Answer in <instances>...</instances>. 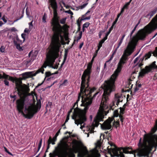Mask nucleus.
<instances>
[{
  "mask_svg": "<svg viewBox=\"0 0 157 157\" xmlns=\"http://www.w3.org/2000/svg\"><path fill=\"white\" fill-rule=\"evenodd\" d=\"M42 144V139H41L40 141V142H39V145H38V150H37L36 153H37L40 150V149L41 147Z\"/></svg>",
  "mask_w": 157,
  "mask_h": 157,
  "instance_id": "393cba45",
  "label": "nucleus"
},
{
  "mask_svg": "<svg viewBox=\"0 0 157 157\" xmlns=\"http://www.w3.org/2000/svg\"><path fill=\"white\" fill-rule=\"evenodd\" d=\"M82 21H81V20L80 19V17H79L78 18V19L77 21V25H78V24L81 25Z\"/></svg>",
  "mask_w": 157,
  "mask_h": 157,
  "instance_id": "a18cd8bd",
  "label": "nucleus"
},
{
  "mask_svg": "<svg viewBox=\"0 0 157 157\" xmlns=\"http://www.w3.org/2000/svg\"><path fill=\"white\" fill-rule=\"evenodd\" d=\"M149 147L145 149L140 151L141 154V156L147 157H150L149 154L151 153L152 149L154 148L153 152L155 151L157 148V144L153 145V147L150 148Z\"/></svg>",
  "mask_w": 157,
  "mask_h": 157,
  "instance_id": "f8f14e48",
  "label": "nucleus"
},
{
  "mask_svg": "<svg viewBox=\"0 0 157 157\" xmlns=\"http://www.w3.org/2000/svg\"><path fill=\"white\" fill-rule=\"evenodd\" d=\"M7 80H8L7 79H5L4 80V84H5V85L6 86H9V82Z\"/></svg>",
  "mask_w": 157,
  "mask_h": 157,
  "instance_id": "2f4dec72",
  "label": "nucleus"
},
{
  "mask_svg": "<svg viewBox=\"0 0 157 157\" xmlns=\"http://www.w3.org/2000/svg\"><path fill=\"white\" fill-rule=\"evenodd\" d=\"M16 96L15 95H10V97L11 98H14V100H15L16 99Z\"/></svg>",
  "mask_w": 157,
  "mask_h": 157,
  "instance_id": "6e6d98bb",
  "label": "nucleus"
},
{
  "mask_svg": "<svg viewBox=\"0 0 157 157\" xmlns=\"http://www.w3.org/2000/svg\"><path fill=\"white\" fill-rule=\"evenodd\" d=\"M128 154H133L134 155V157H136L135 151H129Z\"/></svg>",
  "mask_w": 157,
  "mask_h": 157,
  "instance_id": "ea45409f",
  "label": "nucleus"
},
{
  "mask_svg": "<svg viewBox=\"0 0 157 157\" xmlns=\"http://www.w3.org/2000/svg\"><path fill=\"white\" fill-rule=\"evenodd\" d=\"M67 79H65L63 83L62 84V85L65 86V83H67Z\"/></svg>",
  "mask_w": 157,
  "mask_h": 157,
  "instance_id": "052dcab7",
  "label": "nucleus"
},
{
  "mask_svg": "<svg viewBox=\"0 0 157 157\" xmlns=\"http://www.w3.org/2000/svg\"><path fill=\"white\" fill-rule=\"evenodd\" d=\"M157 17V14L156 16ZM145 32L143 30L139 31L137 36H134L130 41L124 50L121 57L119 63L123 64L125 63L128 60V56L134 52L139 40H144L147 34H150L157 29V18L153 19L145 27Z\"/></svg>",
  "mask_w": 157,
  "mask_h": 157,
  "instance_id": "f03ea898",
  "label": "nucleus"
},
{
  "mask_svg": "<svg viewBox=\"0 0 157 157\" xmlns=\"http://www.w3.org/2000/svg\"><path fill=\"white\" fill-rule=\"evenodd\" d=\"M86 121V120L84 121V122L82 123H79L78 124H77V125H78V124H81V127H80V128L81 129H82L84 127V125H82V124L83 123H84V122H85V121Z\"/></svg>",
  "mask_w": 157,
  "mask_h": 157,
  "instance_id": "603ef678",
  "label": "nucleus"
},
{
  "mask_svg": "<svg viewBox=\"0 0 157 157\" xmlns=\"http://www.w3.org/2000/svg\"><path fill=\"white\" fill-rule=\"evenodd\" d=\"M131 2V0H130V1L128 2H127V3L125 4L124 6H123V7L125 9H127L128 8V6L129 5H130V3Z\"/></svg>",
  "mask_w": 157,
  "mask_h": 157,
  "instance_id": "4be33fe9",
  "label": "nucleus"
},
{
  "mask_svg": "<svg viewBox=\"0 0 157 157\" xmlns=\"http://www.w3.org/2000/svg\"><path fill=\"white\" fill-rule=\"evenodd\" d=\"M61 128H60L58 131V132L56 133V134L55 136H54V139H56V138L57 139V137L59 135V133L60 132V131Z\"/></svg>",
  "mask_w": 157,
  "mask_h": 157,
  "instance_id": "7c9ffc66",
  "label": "nucleus"
},
{
  "mask_svg": "<svg viewBox=\"0 0 157 157\" xmlns=\"http://www.w3.org/2000/svg\"><path fill=\"white\" fill-rule=\"evenodd\" d=\"M67 12L68 13L70 14L71 15H73V13L72 11H71L70 10H69L68 11H67Z\"/></svg>",
  "mask_w": 157,
  "mask_h": 157,
  "instance_id": "bf43d9fd",
  "label": "nucleus"
},
{
  "mask_svg": "<svg viewBox=\"0 0 157 157\" xmlns=\"http://www.w3.org/2000/svg\"><path fill=\"white\" fill-rule=\"evenodd\" d=\"M90 18H91L90 16H88V17H86L85 16V17L84 19H85V20H89L90 19Z\"/></svg>",
  "mask_w": 157,
  "mask_h": 157,
  "instance_id": "69168bd1",
  "label": "nucleus"
},
{
  "mask_svg": "<svg viewBox=\"0 0 157 157\" xmlns=\"http://www.w3.org/2000/svg\"><path fill=\"white\" fill-rule=\"evenodd\" d=\"M152 53L151 52H149L148 53L146 54L143 57V58L140 59V63L139 64V67H141L142 65H143L144 63L143 61L144 59L145 60L147 59H148L150 58L151 55Z\"/></svg>",
  "mask_w": 157,
  "mask_h": 157,
  "instance_id": "2eb2a0df",
  "label": "nucleus"
},
{
  "mask_svg": "<svg viewBox=\"0 0 157 157\" xmlns=\"http://www.w3.org/2000/svg\"><path fill=\"white\" fill-rule=\"evenodd\" d=\"M5 47L3 46H2L0 48V51L2 52H5Z\"/></svg>",
  "mask_w": 157,
  "mask_h": 157,
  "instance_id": "72a5a7b5",
  "label": "nucleus"
},
{
  "mask_svg": "<svg viewBox=\"0 0 157 157\" xmlns=\"http://www.w3.org/2000/svg\"><path fill=\"white\" fill-rule=\"evenodd\" d=\"M4 149L6 153H7L9 155H12V156L13 155L10 152V151H8L7 148L6 147H4Z\"/></svg>",
  "mask_w": 157,
  "mask_h": 157,
  "instance_id": "c85d7f7f",
  "label": "nucleus"
},
{
  "mask_svg": "<svg viewBox=\"0 0 157 157\" xmlns=\"http://www.w3.org/2000/svg\"><path fill=\"white\" fill-rule=\"evenodd\" d=\"M156 62L154 61L149 66H146L144 68L141 69V71L139 73V76L141 77H144L145 75L150 72L151 70L157 69V65L155 64Z\"/></svg>",
  "mask_w": 157,
  "mask_h": 157,
  "instance_id": "9b49d317",
  "label": "nucleus"
},
{
  "mask_svg": "<svg viewBox=\"0 0 157 157\" xmlns=\"http://www.w3.org/2000/svg\"><path fill=\"white\" fill-rule=\"evenodd\" d=\"M92 65V62H90L88 63L87 68L84 71L81 77V82L86 84L88 86L89 85Z\"/></svg>",
  "mask_w": 157,
  "mask_h": 157,
  "instance_id": "9d476101",
  "label": "nucleus"
},
{
  "mask_svg": "<svg viewBox=\"0 0 157 157\" xmlns=\"http://www.w3.org/2000/svg\"><path fill=\"white\" fill-rule=\"evenodd\" d=\"M14 43L15 46H16V48L20 51L23 50V47H21L20 46L19 44H18L15 41H14Z\"/></svg>",
  "mask_w": 157,
  "mask_h": 157,
  "instance_id": "6ab92c4d",
  "label": "nucleus"
},
{
  "mask_svg": "<svg viewBox=\"0 0 157 157\" xmlns=\"http://www.w3.org/2000/svg\"><path fill=\"white\" fill-rule=\"evenodd\" d=\"M108 35H107V34L106 33V35H105V37L103 38V39L105 40H107V37H108Z\"/></svg>",
  "mask_w": 157,
  "mask_h": 157,
  "instance_id": "338daca9",
  "label": "nucleus"
},
{
  "mask_svg": "<svg viewBox=\"0 0 157 157\" xmlns=\"http://www.w3.org/2000/svg\"><path fill=\"white\" fill-rule=\"evenodd\" d=\"M52 7L53 9V17L51 22V26L53 34L52 37V42L60 44V40H63L62 34L64 33L63 26H62L59 22V17L58 16L56 9L57 5L55 2L52 3Z\"/></svg>",
  "mask_w": 157,
  "mask_h": 157,
  "instance_id": "39448f33",
  "label": "nucleus"
},
{
  "mask_svg": "<svg viewBox=\"0 0 157 157\" xmlns=\"http://www.w3.org/2000/svg\"><path fill=\"white\" fill-rule=\"evenodd\" d=\"M68 52V49H65V53L64 54V60L65 59H66L67 56V54Z\"/></svg>",
  "mask_w": 157,
  "mask_h": 157,
  "instance_id": "a878e982",
  "label": "nucleus"
},
{
  "mask_svg": "<svg viewBox=\"0 0 157 157\" xmlns=\"http://www.w3.org/2000/svg\"><path fill=\"white\" fill-rule=\"evenodd\" d=\"M52 46L51 49L48 52V53L47 55L46 60L44 62L41 68L44 69L47 66L53 67L55 59L59 56V48L61 47V44L57 43H54L52 42Z\"/></svg>",
  "mask_w": 157,
  "mask_h": 157,
  "instance_id": "0eeeda50",
  "label": "nucleus"
},
{
  "mask_svg": "<svg viewBox=\"0 0 157 157\" xmlns=\"http://www.w3.org/2000/svg\"><path fill=\"white\" fill-rule=\"evenodd\" d=\"M125 35H124L122 36V38H121V40H120V42H119V43H120L121 44H122V43L123 41V40L124 38V37H125Z\"/></svg>",
  "mask_w": 157,
  "mask_h": 157,
  "instance_id": "de8ad7c7",
  "label": "nucleus"
},
{
  "mask_svg": "<svg viewBox=\"0 0 157 157\" xmlns=\"http://www.w3.org/2000/svg\"><path fill=\"white\" fill-rule=\"evenodd\" d=\"M124 64L119 62L117 69L115 72L111 76L110 78L107 80L104 81V83L101 86V87L103 90L104 93L102 95L103 100H108V96H109L112 92L115 90V81L119 73L121 70Z\"/></svg>",
  "mask_w": 157,
  "mask_h": 157,
  "instance_id": "423d86ee",
  "label": "nucleus"
},
{
  "mask_svg": "<svg viewBox=\"0 0 157 157\" xmlns=\"http://www.w3.org/2000/svg\"><path fill=\"white\" fill-rule=\"evenodd\" d=\"M119 117L120 118V119L122 123L123 122V120L124 119V117H123V116L122 115H119Z\"/></svg>",
  "mask_w": 157,
  "mask_h": 157,
  "instance_id": "58836bf2",
  "label": "nucleus"
},
{
  "mask_svg": "<svg viewBox=\"0 0 157 157\" xmlns=\"http://www.w3.org/2000/svg\"><path fill=\"white\" fill-rule=\"evenodd\" d=\"M119 113H118V109H116L113 111V116L114 117H117L118 116H119Z\"/></svg>",
  "mask_w": 157,
  "mask_h": 157,
  "instance_id": "412c9836",
  "label": "nucleus"
},
{
  "mask_svg": "<svg viewBox=\"0 0 157 157\" xmlns=\"http://www.w3.org/2000/svg\"><path fill=\"white\" fill-rule=\"evenodd\" d=\"M111 147H113V148H109L108 147L107 148L108 150V152L110 155L111 157H112V153L114 156L117 157H125L122 151L121 150H123V152L125 154H128L129 151L126 148L121 147L120 149H117L116 146L113 143L110 144Z\"/></svg>",
  "mask_w": 157,
  "mask_h": 157,
  "instance_id": "1a4fd4ad",
  "label": "nucleus"
},
{
  "mask_svg": "<svg viewBox=\"0 0 157 157\" xmlns=\"http://www.w3.org/2000/svg\"><path fill=\"white\" fill-rule=\"evenodd\" d=\"M90 25V23L89 22H86L84 23V24H83L82 26H83V27L87 28V27H88Z\"/></svg>",
  "mask_w": 157,
  "mask_h": 157,
  "instance_id": "cd10ccee",
  "label": "nucleus"
},
{
  "mask_svg": "<svg viewBox=\"0 0 157 157\" xmlns=\"http://www.w3.org/2000/svg\"><path fill=\"white\" fill-rule=\"evenodd\" d=\"M114 120V118H109L101 125V128L103 130H109L112 127L111 122Z\"/></svg>",
  "mask_w": 157,
  "mask_h": 157,
  "instance_id": "ddd939ff",
  "label": "nucleus"
},
{
  "mask_svg": "<svg viewBox=\"0 0 157 157\" xmlns=\"http://www.w3.org/2000/svg\"><path fill=\"white\" fill-rule=\"evenodd\" d=\"M107 100H103L102 98L98 112L94 120V122L95 124L93 123L90 127L89 130V132L90 133H94V129L95 126H97L99 124V122L102 121L104 118V115H106L107 114L111 111L113 110L115 107V104L117 106H118L120 102L123 101L122 95L119 94H116L115 95L114 100L109 106L107 105Z\"/></svg>",
  "mask_w": 157,
  "mask_h": 157,
  "instance_id": "7ed1b4c3",
  "label": "nucleus"
},
{
  "mask_svg": "<svg viewBox=\"0 0 157 157\" xmlns=\"http://www.w3.org/2000/svg\"><path fill=\"white\" fill-rule=\"evenodd\" d=\"M157 12V7L155 9L151 11L149 13L147 14L146 17H148V16H150V17H152Z\"/></svg>",
  "mask_w": 157,
  "mask_h": 157,
  "instance_id": "f3484780",
  "label": "nucleus"
},
{
  "mask_svg": "<svg viewBox=\"0 0 157 157\" xmlns=\"http://www.w3.org/2000/svg\"><path fill=\"white\" fill-rule=\"evenodd\" d=\"M74 145L73 148L69 145L66 142L61 140L58 144V146L55 147L53 153H50L49 157H55L58 156L60 157L63 152L68 157H75V153H78V155L80 154V147L83 146L85 149L87 151L86 147L84 146L82 142L80 140H74L73 142Z\"/></svg>",
  "mask_w": 157,
  "mask_h": 157,
  "instance_id": "20e7f679",
  "label": "nucleus"
},
{
  "mask_svg": "<svg viewBox=\"0 0 157 157\" xmlns=\"http://www.w3.org/2000/svg\"><path fill=\"white\" fill-rule=\"evenodd\" d=\"M56 140L57 139L56 138V139H55L54 137H53V138H52L51 136H50L47 141L48 148L49 147H50V144H52V145L55 144V142Z\"/></svg>",
  "mask_w": 157,
  "mask_h": 157,
  "instance_id": "dca6fc26",
  "label": "nucleus"
},
{
  "mask_svg": "<svg viewBox=\"0 0 157 157\" xmlns=\"http://www.w3.org/2000/svg\"><path fill=\"white\" fill-rule=\"evenodd\" d=\"M33 21H32L30 22L29 23V27H30L31 26L33 27Z\"/></svg>",
  "mask_w": 157,
  "mask_h": 157,
  "instance_id": "e2e57ef3",
  "label": "nucleus"
},
{
  "mask_svg": "<svg viewBox=\"0 0 157 157\" xmlns=\"http://www.w3.org/2000/svg\"><path fill=\"white\" fill-rule=\"evenodd\" d=\"M78 26L77 32H79L81 30V25L78 24L77 25Z\"/></svg>",
  "mask_w": 157,
  "mask_h": 157,
  "instance_id": "864d4df0",
  "label": "nucleus"
},
{
  "mask_svg": "<svg viewBox=\"0 0 157 157\" xmlns=\"http://www.w3.org/2000/svg\"><path fill=\"white\" fill-rule=\"evenodd\" d=\"M157 131V127H156L155 125L151 129V133H150L149 134H152L153 135H155V134H154L156 131Z\"/></svg>",
  "mask_w": 157,
  "mask_h": 157,
  "instance_id": "aec40b11",
  "label": "nucleus"
},
{
  "mask_svg": "<svg viewBox=\"0 0 157 157\" xmlns=\"http://www.w3.org/2000/svg\"><path fill=\"white\" fill-rule=\"evenodd\" d=\"M139 58H140L139 57H138L137 58H136L134 60V63H136L139 59Z\"/></svg>",
  "mask_w": 157,
  "mask_h": 157,
  "instance_id": "13d9d810",
  "label": "nucleus"
},
{
  "mask_svg": "<svg viewBox=\"0 0 157 157\" xmlns=\"http://www.w3.org/2000/svg\"><path fill=\"white\" fill-rule=\"evenodd\" d=\"M70 115L69 114H67L66 117V119L65 121V123H67L69 119Z\"/></svg>",
  "mask_w": 157,
  "mask_h": 157,
  "instance_id": "49530a36",
  "label": "nucleus"
},
{
  "mask_svg": "<svg viewBox=\"0 0 157 157\" xmlns=\"http://www.w3.org/2000/svg\"><path fill=\"white\" fill-rule=\"evenodd\" d=\"M139 90V88L138 87H137L136 86V87L134 88V92L133 93H132V91L131 92L130 94L132 95H133L135 94V93L138 90Z\"/></svg>",
  "mask_w": 157,
  "mask_h": 157,
  "instance_id": "b1692460",
  "label": "nucleus"
},
{
  "mask_svg": "<svg viewBox=\"0 0 157 157\" xmlns=\"http://www.w3.org/2000/svg\"><path fill=\"white\" fill-rule=\"evenodd\" d=\"M86 84L81 82L80 92L78 99L73 105V107H75L76 105L77 106L72 116V119L75 120V124L82 123L86 120V113L89 106L92 104L93 99L99 93L96 92L92 97V93L96 88L94 87L91 88L87 85L86 87Z\"/></svg>",
  "mask_w": 157,
  "mask_h": 157,
  "instance_id": "f257e3e1",
  "label": "nucleus"
},
{
  "mask_svg": "<svg viewBox=\"0 0 157 157\" xmlns=\"http://www.w3.org/2000/svg\"><path fill=\"white\" fill-rule=\"evenodd\" d=\"M66 18H63L60 20V22L62 24H64L66 22Z\"/></svg>",
  "mask_w": 157,
  "mask_h": 157,
  "instance_id": "bb28decb",
  "label": "nucleus"
},
{
  "mask_svg": "<svg viewBox=\"0 0 157 157\" xmlns=\"http://www.w3.org/2000/svg\"><path fill=\"white\" fill-rule=\"evenodd\" d=\"M118 20V18H116V19L115 20V21L113 22V25H113H113L115 24H116V23H117V20Z\"/></svg>",
  "mask_w": 157,
  "mask_h": 157,
  "instance_id": "4d7b16f0",
  "label": "nucleus"
},
{
  "mask_svg": "<svg viewBox=\"0 0 157 157\" xmlns=\"http://www.w3.org/2000/svg\"><path fill=\"white\" fill-rule=\"evenodd\" d=\"M2 19L3 21L5 23H6L7 22V20L5 19L4 16H3V17L2 18Z\"/></svg>",
  "mask_w": 157,
  "mask_h": 157,
  "instance_id": "3c124183",
  "label": "nucleus"
},
{
  "mask_svg": "<svg viewBox=\"0 0 157 157\" xmlns=\"http://www.w3.org/2000/svg\"><path fill=\"white\" fill-rule=\"evenodd\" d=\"M85 15H82V16L81 18H80V19L81 20V21H83L84 20H85V19H84L85 18Z\"/></svg>",
  "mask_w": 157,
  "mask_h": 157,
  "instance_id": "5fc2aeb1",
  "label": "nucleus"
},
{
  "mask_svg": "<svg viewBox=\"0 0 157 157\" xmlns=\"http://www.w3.org/2000/svg\"><path fill=\"white\" fill-rule=\"evenodd\" d=\"M114 122L115 123V124H116L117 126H118L120 125L119 121H114Z\"/></svg>",
  "mask_w": 157,
  "mask_h": 157,
  "instance_id": "09e8293b",
  "label": "nucleus"
},
{
  "mask_svg": "<svg viewBox=\"0 0 157 157\" xmlns=\"http://www.w3.org/2000/svg\"><path fill=\"white\" fill-rule=\"evenodd\" d=\"M88 4V3H85L82 5H81L80 6V8L81 9H82L84 8Z\"/></svg>",
  "mask_w": 157,
  "mask_h": 157,
  "instance_id": "c03bdc74",
  "label": "nucleus"
},
{
  "mask_svg": "<svg viewBox=\"0 0 157 157\" xmlns=\"http://www.w3.org/2000/svg\"><path fill=\"white\" fill-rule=\"evenodd\" d=\"M119 109L120 110V115H123L124 114V111H125V109L121 107H120V108H119Z\"/></svg>",
  "mask_w": 157,
  "mask_h": 157,
  "instance_id": "5701e85b",
  "label": "nucleus"
},
{
  "mask_svg": "<svg viewBox=\"0 0 157 157\" xmlns=\"http://www.w3.org/2000/svg\"><path fill=\"white\" fill-rule=\"evenodd\" d=\"M52 75L49 71L46 72L45 73L46 77H48Z\"/></svg>",
  "mask_w": 157,
  "mask_h": 157,
  "instance_id": "c756f323",
  "label": "nucleus"
},
{
  "mask_svg": "<svg viewBox=\"0 0 157 157\" xmlns=\"http://www.w3.org/2000/svg\"><path fill=\"white\" fill-rule=\"evenodd\" d=\"M102 44L101 43H100V42H99L98 45V50H100L102 46Z\"/></svg>",
  "mask_w": 157,
  "mask_h": 157,
  "instance_id": "37998d69",
  "label": "nucleus"
},
{
  "mask_svg": "<svg viewBox=\"0 0 157 157\" xmlns=\"http://www.w3.org/2000/svg\"><path fill=\"white\" fill-rule=\"evenodd\" d=\"M83 45V43H81L80 44V45L79 46V48L80 49H81L82 48V46Z\"/></svg>",
  "mask_w": 157,
  "mask_h": 157,
  "instance_id": "0e129e2a",
  "label": "nucleus"
},
{
  "mask_svg": "<svg viewBox=\"0 0 157 157\" xmlns=\"http://www.w3.org/2000/svg\"><path fill=\"white\" fill-rule=\"evenodd\" d=\"M113 25H112V26L109 28V31L106 33L107 34V35H109L110 34L112 30H113Z\"/></svg>",
  "mask_w": 157,
  "mask_h": 157,
  "instance_id": "473e14b6",
  "label": "nucleus"
},
{
  "mask_svg": "<svg viewBox=\"0 0 157 157\" xmlns=\"http://www.w3.org/2000/svg\"><path fill=\"white\" fill-rule=\"evenodd\" d=\"M17 31V30L14 27H12V28H11V31L15 32Z\"/></svg>",
  "mask_w": 157,
  "mask_h": 157,
  "instance_id": "680f3d73",
  "label": "nucleus"
},
{
  "mask_svg": "<svg viewBox=\"0 0 157 157\" xmlns=\"http://www.w3.org/2000/svg\"><path fill=\"white\" fill-rule=\"evenodd\" d=\"M46 14L45 13H44V15L43 17H42V21L43 22L45 23L46 22Z\"/></svg>",
  "mask_w": 157,
  "mask_h": 157,
  "instance_id": "f704fd0d",
  "label": "nucleus"
},
{
  "mask_svg": "<svg viewBox=\"0 0 157 157\" xmlns=\"http://www.w3.org/2000/svg\"><path fill=\"white\" fill-rule=\"evenodd\" d=\"M33 72L30 71L27 72L22 74L21 75L22 78H20L21 79L19 81V83H20L21 84H22L21 80H24L28 78H31L34 76H33Z\"/></svg>",
  "mask_w": 157,
  "mask_h": 157,
  "instance_id": "4468645a",
  "label": "nucleus"
},
{
  "mask_svg": "<svg viewBox=\"0 0 157 157\" xmlns=\"http://www.w3.org/2000/svg\"><path fill=\"white\" fill-rule=\"evenodd\" d=\"M140 22H139L135 26L133 29L132 30V33H133L135 31L136 29V28L137 26L139 24Z\"/></svg>",
  "mask_w": 157,
  "mask_h": 157,
  "instance_id": "c9c22d12",
  "label": "nucleus"
},
{
  "mask_svg": "<svg viewBox=\"0 0 157 157\" xmlns=\"http://www.w3.org/2000/svg\"><path fill=\"white\" fill-rule=\"evenodd\" d=\"M140 22H139L135 26L133 29L132 30V33H133L135 31L136 29V28L137 26L139 24Z\"/></svg>",
  "mask_w": 157,
  "mask_h": 157,
  "instance_id": "e433bc0d",
  "label": "nucleus"
},
{
  "mask_svg": "<svg viewBox=\"0 0 157 157\" xmlns=\"http://www.w3.org/2000/svg\"><path fill=\"white\" fill-rule=\"evenodd\" d=\"M44 69L41 67L38 70H37L35 73H34L33 72V76H35L37 74L41 72L42 74L44 73Z\"/></svg>",
  "mask_w": 157,
  "mask_h": 157,
  "instance_id": "a211bd4d",
  "label": "nucleus"
},
{
  "mask_svg": "<svg viewBox=\"0 0 157 157\" xmlns=\"http://www.w3.org/2000/svg\"><path fill=\"white\" fill-rule=\"evenodd\" d=\"M140 22H139L135 26L133 29L132 30V33H133L135 31L136 29V28L137 26L139 24Z\"/></svg>",
  "mask_w": 157,
  "mask_h": 157,
  "instance_id": "4c0bfd02",
  "label": "nucleus"
},
{
  "mask_svg": "<svg viewBox=\"0 0 157 157\" xmlns=\"http://www.w3.org/2000/svg\"><path fill=\"white\" fill-rule=\"evenodd\" d=\"M141 85H142L141 84H139V83H138L137 84L136 86L138 88H139L141 87Z\"/></svg>",
  "mask_w": 157,
  "mask_h": 157,
  "instance_id": "774afa93",
  "label": "nucleus"
},
{
  "mask_svg": "<svg viewBox=\"0 0 157 157\" xmlns=\"http://www.w3.org/2000/svg\"><path fill=\"white\" fill-rule=\"evenodd\" d=\"M25 34L24 33L22 34L21 35L22 38L23 39V42H24L25 41Z\"/></svg>",
  "mask_w": 157,
  "mask_h": 157,
  "instance_id": "8fccbe9b",
  "label": "nucleus"
},
{
  "mask_svg": "<svg viewBox=\"0 0 157 157\" xmlns=\"http://www.w3.org/2000/svg\"><path fill=\"white\" fill-rule=\"evenodd\" d=\"M157 144V137L156 135H153L151 134H146L144 135L142 142L140 138L138 144L140 151L149 147L151 148L153 145Z\"/></svg>",
  "mask_w": 157,
  "mask_h": 157,
  "instance_id": "6e6552de",
  "label": "nucleus"
},
{
  "mask_svg": "<svg viewBox=\"0 0 157 157\" xmlns=\"http://www.w3.org/2000/svg\"><path fill=\"white\" fill-rule=\"evenodd\" d=\"M99 50H98V49L94 53V55L93 58H95L96 56H97L98 52Z\"/></svg>",
  "mask_w": 157,
  "mask_h": 157,
  "instance_id": "79ce46f5",
  "label": "nucleus"
},
{
  "mask_svg": "<svg viewBox=\"0 0 157 157\" xmlns=\"http://www.w3.org/2000/svg\"><path fill=\"white\" fill-rule=\"evenodd\" d=\"M75 108V107H73H73L72 108H71L70 109V111L68 112L67 114H69V115H70L71 113L72 112L73 110V109L74 110L75 109H76V108ZM74 112H73V113Z\"/></svg>",
  "mask_w": 157,
  "mask_h": 157,
  "instance_id": "a19ab883",
  "label": "nucleus"
}]
</instances>
